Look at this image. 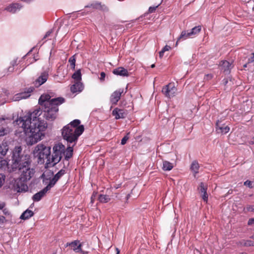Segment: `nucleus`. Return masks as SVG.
Wrapping results in <instances>:
<instances>
[{
    "instance_id": "44",
    "label": "nucleus",
    "mask_w": 254,
    "mask_h": 254,
    "mask_svg": "<svg viewBox=\"0 0 254 254\" xmlns=\"http://www.w3.org/2000/svg\"><path fill=\"white\" fill-rule=\"evenodd\" d=\"M5 134V130L4 129H0V136Z\"/></svg>"
},
{
    "instance_id": "22",
    "label": "nucleus",
    "mask_w": 254,
    "mask_h": 254,
    "mask_svg": "<svg viewBox=\"0 0 254 254\" xmlns=\"http://www.w3.org/2000/svg\"><path fill=\"white\" fill-rule=\"evenodd\" d=\"M8 147L7 144L6 142H2L0 144V158H2L3 156L6 155Z\"/></svg>"
},
{
    "instance_id": "6",
    "label": "nucleus",
    "mask_w": 254,
    "mask_h": 254,
    "mask_svg": "<svg viewBox=\"0 0 254 254\" xmlns=\"http://www.w3.org/2000/svg\"><path fill=\"white\" fill-rule=\"evenodd\" d=\"M50 148L42 144L37 145L33 151V155L38 159V162L44 161L50 155Z\"/></svg>"
},
{
    "instance_id": "18",
    "label": "nucleus",
    "mask_w": 254,
    "mask_h": 254,
    "mask_svg": "<svg viewBox=\"0 0 254 254\" xmlns=\"http://www.w3.org/2000/svg\"><path fill=\"white\" fill-rule=\"evenodd\" d=\"M113 73L117 75L122 76H128L129 75L127 70L123 67H119L113 70Z\"/></svg>"
},
{
    "instance_id": "21",
    "label": "nucleus",
    "mask_w": 254,
    "mask_h": 254,
    "mask_svg": "<svg viewBox=\"0 0 254 254\" xmlns=\"http://www.w3.org/2000/svg\"><path fill=\"white\" fill-rule=\"evenodd\" d=\"M216 131L219 133L226 134L230 130V127L228 126H220L219 122L216 123Z\"/></svg>"
},
{
    "instance_id": "50",
    "label": "nucleus",
    "mask_w": 254,
    "mask_h": 254,
    "mask_svg": "<svg viewBox=\"0 0 254 254\" xmlns=\"http://www.w3.org/2000/svg\"><path fill=\"white\" fill-rule=\"evenodd\" d=\"M116 251H117V254H120V250L118 248H116Z\"/></svg>"
},
{
    "instance_id": "23",
    "label": "nucleus",
    "mask_w": 254,
    "mask_h": 254,
    "mask_svg": "<svg viewBox=\"0 0 254 254\" xmlns=\"http://www.w3.org/2000/svg\"><path fill=\"white\" fill-rule=\"evenodd\" d=\"M220 65L222 67V69L226 73H229L231 68V64L228 61H222L220 64Z\"/></svg>"
},
{
    "instance_id": "42",
    "label": "nucleus",
    "mask_w": 254,
    "mask_h": 254,
    "mask_svg": "<svg viewBox=\"0 0 254 254\" xmlns=\"http://www.w3.org/2000/svg\"><path fill=\"white\" fill-rule=\"evenodd\" d=\"M158 6H156V7H150L149 8V12L150 13H152L153 12H154L155 11V10L156 9V7H157Z\"/></svg>"
},
{
    "instance_id": "53",
    "label": "nucleus",
    "mask_w": 254,
    "mask_h": 254,
    "mask_svg": "<svg viewBox=\"0 0 254 254\" xmlns=\"http://www.w3.org/2000/svg\"><path fill=\"white\" fill-rule=\"evenodd\" d=\"M155 67V64H152L151 65V68H153Z\"/></svg>"
},
{
    "instance_id": "10",
    "label": "nucleus",
    "mask_w": 254,
    "mask_h": 254,
    "mask_svg": "<svg viewBox=\"0 0 254 254\" xmlns=\"http://www.w3.org/2000/svg\"><path fill=\"white\" fill-rule=\"evenodd\" d=\"M69 246L75 252H81L83 254H86L87 253L82 251L81 249V244L79 241H74L70 243H66V247Z\"/></svg>"
},
{
    "instance_id": "37",
    "label": "nucleus",
    "mask_w": 254,
    "mask_h": 254,
    "mask_svg": "<svg viewBox=\"0 0 254 254\" xmlns=\"http://www.w3.org/2000/svg\"><path fill=\"white\" fill-rule=\"evenodd\" d=\"M128 139V137L127 135L125 136L121 140V144L122 145H124L126 143L127 140Z\"/></svg>"
},
{
    "instance_id": "34",
    "label": "nucleus",
    "mask_w": 254,
    "mask_h": 254,
    "mask_svg": "<svg viewBox=\"0 0 254 254\" xmlns=\"http://www.w3.org/2000/svg\"><path fill=\"white\" fill-rule=\"evenodd\" d=\"M245 211H254V205H248L244 209Z\"/></svg>"
},
{
    "instance_id": "11",
    "label": "nucleus",
    "mask_w": 254,
    "mask_h": 254,
    "mask_svg": "<svg viewBox=\"0 0 254 254\" xmlns=\"http://www.w3.org/2000/svg\"><path fill=\"white\" fill-rule=\"evenodd\" d=\"M33 87H30L26 91L16 94L14 97V100L19 101L27 98L30 96V93L33 91Z\"/></svg>"
},
{
    "instance_id": "39",
    "label": "nucleus",
    "mask_w": 254,
    "mask_h": 254,
    "mask_svg": "<svg viewBox=\"0 0 254 254\" xmlns=\"http://www.w3.org/2000/svg\"><path fill=\"white\" fill-rule=\"evenodd\" d=\"M106 74L104 72H102L100 74V79L101 81H104L105 80Z\"/></svg>"
},
{
    "instance_id": "38",
    "label": "nucleus",
    "mask_w": 254,
    "mask_h": 254,
    "mask_svg": "<svg viewBox=\"0 0 254 254\" xmlns=\"http://www.w3.org/2000/svg\"><path fill=\"white\" fill-rule=\"evenodd\" d=\"M21 188H20L19 186H18V191H20L23 190H25V189H27V187L25 185H24L23 184H21Z\"/></svg>"
},
{
    "instance_id": "1",
    "label": "nucleus",
    "mask_w": 254,
    "mask_h": 254,
    "mask_svg": "<svg viewBox=\"0 0 254 254\" xmlns=\"http://www.w3.org/2000/svg\"><path fill=\"white\" fill-rule=\"evenodd\" d=\"M42 113L40 109H37L15 121L16 124L23 128L27 136L26 140L29 144L37 143L45 135L47 124L40 117Z\"/></svg>"
},
{
    "instance_id": "25",
    "label": "nucleus",
    "mask_w": 254,
    "mask_h": 254,
    "mask_svg": "<svg viewBox=\"0 0 254 254\" xmlns=\"http://www.w3.org/2000/svg\"><path fill=\"white\" fill-rule=\"evenodd\" d=\"M173 168V164L169 161H164L163 162L162 168L164 171H170Z\"/></svg>"
},
{
    "instance_id": "30",
    "label": "nucleus",
    "mask_w": 254,
    "mask_h": 254,
    "mask_svg": "<svg viewBox=\"0 0 254 254\" xmlns=\"http://www.w3.org/2000/svg\"><path fill=\"white\" fill-rule=\"evenodd\" d=\"M5 176L2 174H0V188L3 186L5 182Z\"/></svg>"
},
{
    "instance_id": "26",
    "label": "nucleus",
    "mask_w": 254,
    "mask_h": 254,
    "mask_svg": "<svg viewBox=\"0 0 254 254\" xmlns=\"http://www.w3.org/2000/svg\"><path fill=\"white\" fill-rule=\"evenodd\" d=\"M199 167L198 163L196 161H193L191 165L190 169L196 174L198 172Z\"/></svg>"
},
{
    "instance_id": "16",
    "label": "nucleus",
    "mask_w": 254,
    "mask_h": 254,
    "mask_svg": "<svg viewBox=\"0 0 254 254\" xmlns=\"http://www.w3.org/2000/svg\"><path fill=\"white\" fill-rule=\"evenodd\" d=\"M127 114V113L126 111L118 108H115L112 112V115L115 116L117 120L125 118Z\"/></svg>"
},
{
    "instance_id": "40",
    "label": "nucleus",
    "mask_w": 254,
    "mask_h": 254,
    "mask_svg": "<svg viewBox=\"0 0 254 254\" xmlns=\"http://www.w3.org/2000/svg\"><path fill=\"white\" fill-rule=\"evenodd\" d=\"M171 49V47L168 45H166L162 50L165 53L166 51H168Z\"/></svg>"
},
{
    "instance_id": "35",
    "label": "nucleus",
    "mask_w": 254,
    "mask_h": 254,
    "mask_svg": "<svg viewBox=\"0 0 254 254\" xmlns=\"http://www.w3.org/2000/svg\"><path fill=\"white\" fill-rule=\"evenodd\" d=\"M244 245L245 246H254V243L251 241L248 240L245 242Z\"/></svg>"
},
{
    "instance_id": "51",
    "label": "nucleus",
    "mask_w": 254,
    "mask_h": 254,
    "mask_svg": "<svg viewBox=\"0 0 254 254\" xmlns=\"http://www.w3.org/2000/svg\"><path fill=\"white\" fill-rule=\"evenodd\" d=\"M21 0L26 2H29L31 0Z\"/></svg>"
},
{
    "instance_id": "46",
    "label": "nucleus",
    "mask_w": 254,
    "mask_h": 254,
    "mask_svg": "<svg viewBox=\"0 0 254 254\" xmlns=\"http://www.w3.org/2000/svg\"><path fill=\"white\" fill-rule=\"evenodd\" d=\"M5 206V204L3 202H0V209H2Z\"/></svg>"
},
{
    "instance_id": "4",
    "label": "nucleus",
    "mask_w": 254,
    "mask_h": 254,
    "mask_svg": "<svg viewBox=\"0 0 254 254\" xmlns=\"http://www.w3.org/2000/svg\"><path fill=\"white\" fill-rule=\"evenodd\" d=\"M68 146L65 149L64 145L62 143H58L53 147V153L51 159L49 160V163L55 165L59 163L63 156L65 160H68L73 155V146L68 144Z\"/></svg>"
},
{
    "instance_id": "33",
    "label": "nucleus",
    "mask_w": 254,
    "mask_h": 254,
    "mask_svg": "<svg viewBox=\"0 0 254 254\" xmlns=\"http://www.w3.org/2000/svg\"><path fill=\"white\" fill-rule=\"evenodd\" d=\"M5 221V218L3 216L0 215V227H3Z\"/></svg>"
},
{
    "instance_id": "29",
    "label": "nucleus",
    "mask_w": 254,
    "mask_h": 254,
    "mask_svg": "<svg viewBox=\"0 0 254 254\" xmlns=\"http://www.w3.org/2000/svg\"><path fill=\"white\" fill-rule=\"evenodd\" d=\"M68 62L70 63V64L71 67L73 69H74L75 65V56H71L68 60Z\"/></svg>"
},
{
    "instance_id": "27",
    "label": "nucleus",
    "mask_w": 254,
    "mask_h": 254,
    "mask_svg": "<svg viewBox=\"0 0 254 254\" xmlns=\"http://www.w3.org/2000/svg\"><path fill=\"white\" fill-rule=\"evenodd\" d=\"M72 77L76 81H80L81 79V74L80 70L75 71L72 75Z\"/></svg>"
},
{
    "instance_id": "8",
    "label": "nucleus",
    "mask_w": 254,
    "mask_h": 254,
    "mask_svg": "<svg viewBox=\"0 0 254 254\" xmlns=\"http://www.w3.org/2000/svg\"><path fill=\"white\" fill-rule=\"evenodd\" d=\"M162 92L165 96L171 98L175 96L177 92V88L174 83H170L162 88Z\"/></svg>"
},
{
    "instance_id": "31",
    "label": "nucleus",
    "mask_w": 254,
    "mask_h": 254,
    "mask_svg": "<svg viewBox=\"0 0 254 254\" xmlns=\"http://www.w3.org/2000/svg\"><path fill=\"white\" fill-rule=\"evenodd\" d=\"M16 64V61H13L11 63V66H10L8 68V71L9 72H12L14 70V65H15Z\"/></svg>"
},
{
    "instance_id": "48",
    "label": "nucleus",
    "mask_w": 254,
    "mask_h": 254,
    "mask_svg": "<svg viewBox=\"0 0 254 254\" xmlns=\"http://www.w3.org/2000/svg\"><path fill=\"white\" fill-rule=\"evenodd\" d=\"M251 61L254 62V53L252 54V56L251 57Z\"/></svg>"
},
{
    "instance_id": "14",
    "label": "nucleus",
    "mask_w": 254,
    "mask_h": 254,
    "mask_svg": "<svg viewBox=\"0 0 254 254\" xmlns=\"http://www.w3.org/2000/svg\"><path fill=\"white\" fill-rule=\"evenodd\" d=\"M124 92L123 89H119L114 91L110 97V101L113 104H116L120 99L122 94Z\"/></svg>"
},
{
    "instance_id": "2",
    "label": "nucleus",
    "mask_w": 254,
    "mask_h": 254,
    "mask_svg": "<svg viewBox=\"0 0 254 254\" xmlns=\"http://www.w3.org/2000/svg\"><path fill=\"white\" fill-rule=\"evenodd\" d=\"M30 165L29 157L22 154L21 147H15L12 151L10 165L12 171H19V179L22 182L30 180L34 174V170L30 167Z\"/></svg>"
},
{
    "instance_id": "20",
    "label": "nucleus",
    "mask_w": 254,
    "mask_h": 254,
    "mask_svg": "<svg viewBox=\"0 0 254 254\" xmlns=\"http://www.w3.org/2000/svg\"><path fill=\"white\" fill-rule=\"evenodd\" d=\"M83 89V85L80 81L75 82L70 88L71 91L73 93L80 92Z\"/></svg>"
},
{
    "instance_id": "43",
    "label": "nucleus",
    "mask_w": 254,
    "mask_h": 254,
    "mask_svg": "<svg viewBox=\"0 0 254 254\" xmlns=\"http://www.w3.org/2000/svg\"><path fill=\"white\" fill-rule=\"evenodd\" d=\"M51 33L52 32L50 31H48L43 37V40L45 39L47 37H49L51 35Z\"/></svg>"
},
{
    "instance_id": "19",
    "label": "nucleus",
    "mask_w": 254,
    "mask_h": 254,
    "mask_svg": "<svg viewBox=\"0 0 254 254\" xmlns=\"http://www.w3.org/2000/svg\"><path fill=\"white\" fill-rule=\"evenodd\" d=\"M55 98H51V97L49 94H44L40 96L39 99V103L40 105H44L45 107V104L47 102H51Z\"/></svg>"
},
{
    "instance_id": "5",
    "label": "nucleus",
    "mask_w": 254,
    "mask_h": 254,
    "mask_svg": "<svg viewBox=\"0 0 254 254\" xmlns=\"http://www.w3.org/2000/svg\"><path fill=\"white\" fill-rule=\"evenodd\" d=\"M64 102L63 98H57L53 99L51 102H47L45 104L43 117L48 121H54L58 115L59 111L58 105Z\"/></svg>"
},
{
    "instance_id": "32",
    "label": "nucleus",
    "mask_w": 254,
    "mask_h": 254,
    "mask_svg": "<svg viewBox=\"0 0 254 254\" xmlns=\"http://www.w3.org/2000/svg\"><path fill=\"white\" fill-rule=\"evenodd\" d=\"M100 3H98V2H95V3H92L90 6H87V7H92L93 8H96V9H98V8H99L100 7Z\"/></svg>"
},
{
    "instance_id": "47",
    "label": "nucleus",
    "mask_w": 254,
    "mask_h": 254,
    "mask_svg": "<svg viewBox=\"0 0 254 254\" xmlns=\"http://www.w3.org/2000/svg\"><path fill=\"white\" fill-rule=\"evenodd\" d=\"M4 118H0V125H3V122H4Z\"/></svg>"
},
{
    "instance_id": "45",
    "label": "nucleus",
    "mask_w": 254,
    "mask_h": 254,
    "mask_svg": "<svg viewBox=\"0 0 254 254\" xmlns=\"http://www.w3.org/2000/svg\"><path fill=\"white\" fill-rule=\"evenodd\" d=\"M164 52H163V51H161L160 52H159V57L160 58H162L163 55H164Z\"/></svg>"
},
{
    "instance_id": "24",
    "label": "nucleus",
    "mask_w": 254,
    "mask_h": 254,
    "mask_svg": "<svg viewBox=\"0 0 254 254\" xmlns=\"http://www.w3.org/2000/svg\"><path fill=\"white\" fill-rule=\"evenodd\" d=\"M34 215V213L32 210L27 209L20 216L21 219L26 220L29 219Z\"/></svg>"
},
{
    "instance_id": "36",
    "label": "nucleus",
    "mask_w": 254,
    "mask_h": 254,
    "mask_svg": "<svg viewBox=\"0 0 254 254\" xmlns=\"http://www.w3.org/2000/svg\"><path fill=\"white\" fill-rule=\"evenodd\" d=\"M244 185L246 186H248L250 188H252V182L250 181L247 180L244 182Z\"/></svg>"
},
{
    "instance_id": "55",
    "label": "nucleus",
    "mask_w": 254,
    "mask_h": 254,
    "mask_svg": "<svg viewBox=\"0 0 254 254\" xmlns=\"http://www.w3.org/2000/svg\"><path fill=\"white\" fill-rule=\"evenodd\" d=\"M251 238L254 239V236H252Z\"/></svg>"
},
{
    "instance_id": "15",
    "label": "nucleus",
    "mask_w": 254,
    "mask_h": 254,
    "mask_svg": "<svg viewBox=\"0 0 254 254\" xmlns=\"http://www.w3.org/2000/svg\"><path fill=\"white\" fill-rule=\"evenodd\" d=\"M65 174V171L64 170H61L59 171L54 177L50 180V182L48 184V186L51 188H53L56 184L59 179Z\"/></svg>"
},
{
    "instance_id": "54",
    "label": "nucleus",
    "mask_w": 254,
    "mask_h": 254,
    "mask_svg": "<svg viewBox=\"0 0 254 254\" xmlns=\"http://www.w3.org/2000/svg\"><path fill=\"white\" fill-rule=\"evenodd\" d=\"M240 254H247V253H240Z\"/></svg>"
},
{
    "instance_id": "12",
    "label": "nucleus",
    "mask_w": 254,
    "mask_h": 254,
    "mask_svg": "<svg viewBox=\"0 0 254 254\" xmlns=\"http://www.w3.org/2000/svg\"><path fill=\"white\" fill-rule=\"evenodd\" d=\"M51 188L47 185L42 190L39 192L35 193L32 197V199L34 201H40L42 197H43L46 193L49 191Z\"/></svg>"
},
{
    "instance_id": "41",
    "label": "nucleus",
    "mask_w": 254,
    "mask_h": 254,
    "mask_svg": "<svg viewBox=\"0 0 254 254\" xmlns=\"http://www.w3.org/2000/svg\"><path fill=\"white\" fill-rule=\"evenodd\" d=\"M254 224V218H251L249 220L248 224L249 225H252Z\"/></svg>"
},
{
    "instance_id": "49",
    "label": "nucleus",
    "mask_w": 254,
    "mask_h": 254,
    "mask_svg": "<svg viewBox=\"0 0 254 254\" xmlns=\"http://www.w3.org/2000/svg\"><path fill=\"white\" fill-rule=\"evenodd\" d=\"M95 194H93L92 195V196H91V202H93V200H94V197L95 196Z\"/></svg>"
},
{
    "instance_id": "52",
    "label": "nucleus",
    "mask_w": 254,
    "mask_h": 254,
    "mask_svg": "<svg viewBox=\"0 0 254 254\" xmlns=\"http://www.w3.org/2000/svg\"><path fill=\"white\" fill-rule=\"evenodd\" d=\"M227 82H228V81L227 79L224 80V83L225 84H226L227 83Z\"/></svg>"
},
{
    "instance_id": "17",
    "label": "nucleus",
    "mask_w": 254,
    "mask_h": 254,
    "mask_svg": "<svg viewBox=\"0 0 254 254\" xmlns=\"http://www.w3.org/2000/svg\"><path fill=\"white\" fill-rule=\"evenodd\" d=\"M22 5L17 3H13L9 4L5 8V10L12 13H14L20 10Z\"/></svg>"
},
{
    "instance_id": "3",
    "label": "nucleus",
    "mask_w": 254,
    "mask_h": 254,
    "mask_svg": "<svg viewBox=\"0 0 254 254\" xmlns=\"http://www.w3.org/2000/svg\"><path fill=\"white\" fill-rule=\"evenodd\" d=\"M80 121L74 120L65 126L62 130V136L67 141L68 144L74 147L77 141L79 136L83 133L84 127L79 125Z\"/></svg>"
},
{
    "instance_id": "57",
    "label": "nucleus",
    "mask_w": 254,
    "mask_h": 254,
    "mask_svg": "<svg viewBox=\"0 0 254 254\" xmlns=\"http://www.w3.org/2000/svg\"><path fill=\"white\" fill-rule=\"evenodd\" d=\"M53 254H56V253H53Z\"/></svg>"
},
{
    "instance_id": "7",
    "label": "nucleus",
    "mask_w": 254,
    "mask_h": 254,
    "mask_svg": "<svg viewBox=\"0 0 254 254\" xmlns=\"http://www.w3.org/2000/svg\"><path fill=\"white\" fill-rule=\"evenodd\" d=\"M201 30L200 26H197L193 27L190 31H183L182 32L179 39H187L188 38L192 37L199 34Z\"/></svg>"
},
{
    "instance_id": "13",
    "label": "nucleus",
    "mask_w": 254,
    "mask_h": 254,
    "mask_svg": "<svg viewBox=\"0 0 254 254\" xmlns=\"http://www.w3.org/2000/svg\"><path fill=\"white\" fill-rule=\"evenodd\" d=\"M199 192L201 193L202 199L206 202L208 201V195L206 192L207 185L203 183H201L198 188Z\"/></svg>"
},
{
    "instance_id": "56",
    "label": "nucleus",
    "mask_w": 254,
    "mask_h": 254,
    "mask_svg": "<svg viewBox=\"0 0 254 254\" xmlns=\"http://www.w3.org/2000/svg\"><path fill=\"white\" fill-rule=\"evenodd\" d=\"M181 39H180L179 38V39H178V41H177V42H178V41H179V40H180ZM183 39V40H184L183 39Z\"/></svg>"
},
{
    "instance_id": "28",
    "label": "nucleus",
    "mask_w": 254,
    "mask_h": 254,
    "mask_svg": "<svg viewBox=\"0 0 254 254\" xmlns=\"http://www.w3.org/2000/svg\"><path fill=\"white\" fill-rule=\"evenodd\" d=\"M98 199L100 202L102 203H106L110 200V198L108 195L104 194H100Z\"/></svg>"
},
{
    "instance_id": "9",
    "label": "nucleus",
    "mask_w": 254,
    "mask_h": 254,
    "mask_svg": "<svg viewBox=\"0 0 254 254\" xmlns=\"http://www.w3.org/2000/svg\"><path fill=\"white\" fill-rule=\"evenodd\" d=\"M49 77V73L48 71H45L42 72L40 75L34 81V85L38 87L41 85L45 83Z\"/></svg>"
}]
</instances>
